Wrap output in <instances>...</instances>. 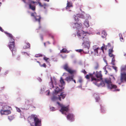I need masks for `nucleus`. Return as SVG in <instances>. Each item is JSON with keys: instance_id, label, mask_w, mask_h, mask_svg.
Segmentation results:
<instances>
[{"instance_id": "3", "label": "nucleus", "mask_w": 126, "mask_h": 126, "mask_svg": "<svg viewBox=\"0 0 126 126\" xmlns=\"http://www.w3.org/2000/svg\"><path fill=\"white\" fill-rule=\"evenodd\" d=\"M28 119L30 122L31 121H32L34 120L35 126H40L41 125V120L35 117L34 115H32L31 116L29 117L28 118Z\"/></svg>"}, {"instance_id": "40", "label": "nucleus", "mask_w": 126, "mask_h": 126, "mask_svg": "<svg viewBox=\"0 0 126 126\" xmlns=\"http://www.w3.org/2000/svg\"><path fill=\"white\" fill-rule=\"evenodd\" d=\"M40 66L41 67H43L45 68H46V65L45 63H44L42 65H41L40 64Z\"/></svg>"}, {"instance_id": "31", "label": "nucleus", "mask_w": 126, "mask_h": 126, "mask_svg": "<svg viewBox=\"0 0 126 126\" xmlns=\"http://www.w3.org/2000/svg\"><path fill=\"white\" fill-rule=\"evenodd\" d=\"M14 118V117L13 116H8V119L10 121L13 120Z\"/></svg>"}, {"instance_id": "20", "label": "nucleus", "mask_w": 126, "mask_h": 126, "mask_svg": "<svg viewBox=\"0 0 126 126\" xmlns=\"http://www.w3.org/2000/svg\"><path fill=\"white\" fill-rule=\"evenodd\" d=\"M41 18V17L40 16H36L34 17V18L35 19L36 21L38 22L39 23L40 22V19Z\"/></svg>"}, {"instance_id": "1", "label": "nucleus", "mask_w": 126, "mask_h": 126, "mask_svg": "<svg viewBox=\"0 0 126 126\" xmlns=\"http://www.w3.org/2000/svg\"><path fill=\"white\" fill-rule=\"evenodd\" d=\"M87 32H84L82 31L81 33L79 31H78L77 32V35L79 37L80 40L83 41L82 43V45H83L84 47L85 50L87 49L88 52V49L90 47L91 42L89 39V37L86 35Z\"/></svg>"}, {"instance_id": "32", "label": "nucleus", "mask_w": 126, "mask_h": 126, "mask_svg": "<svg viewBox=\"0 0 126 126\" xmlns=\"http://www.w3.org/2000/svg\"><path fill=\"white\" fill-rule=\"evenodd\" d=\"M31 16H34V18L36 16V13L35 12L31 13Z\"/></svg>"}, {"instance_id": "51", "label": "nucleus", "mask_w": 126, "mask_h": 126, "mask_svg": "<svg viewBox=\"0 0 126 126\" xmlns=\"http://www.w3.org/2000/svg\"><path fill=\"white\" fill-rule=\"evenodd\" d=\"M0 31L2 32H3L4 31V30L2 29V28L0 26Z\"/></svg>"}, {"instance_id": "64", "label": "nucleus", "mask_w": 126, "mask_h": 126, "mask_svg": "<svg viewBox=\"0 0 126 126\" xmlns=\"http://www.w3.org/2000/svg\"><path fill=\"white\" fill-rule=\"evenodd\" d=\"M1 4H2L1 2H0V6L1 5Z\"/></svg>"}, {"instance_id": "4", "label": "nucleus", "mask_w": 126, "mask_h": 126, "mask_svg": "<svg viewBox=\"0 0 126 126\" xmlns=\"http://www.w3.org/2000/svg\"><path fill=\"white\" fill-rule=\"evenodd\" d=\"M99 83V86H104L105 85V83H106L107 84V86L109 85L111 83V79L110 78H106L103 80H101Z\"/></svg>"}, {"instance_id": "39", "label": "nucleus", "mask_w": 126, "mask_h": 126, "mask_svg": "<svg viewBox=\"0 0 126 126\" xmlns=\"http://www.w3.org/2000/svg\"><path fill=\"white\" fill-rule=\"evenodd\" d=\"M78 81L80 83H82L83 81V80L81 78H79L78 80Z\"/></svg>"}, {"instance_id": "59", "label": "nucleus", "mask_w": 126, "mask_h": 126, "mask_svg": "<svg viewBox=\"0 0 126 126\" xmlns=\"http://www.w3.org/2000/svg\"><path fill=\"white\" fill-rule=\"evenodd\" d=\"M37 63H39V64L40 65V63L38 61H37Z\"/></svg>"}, {"instance_id": "49", "label": "nucleus", "mask_w": 126, "mask_h": 126, "mask_svg": "<svg viewBox=\"0 0 126 126\" xmlns=\"http://www.w3.org/2000/svg\"><path fill=\"white\" fill-rule=\"evenodd\" d=\"M82 72L84 74H86L87 72L85 70H83L82 71Z\"/></svg>"}, {"instance_id": "10", "label": "nucleus", "mask_w": 126, "mask_h": 126, "mask_svg": "<svg viewBox=\"0 0 126 126\" xmlns=\"http://www.w3.org/2000/svg\"><path fill=\"white\" fill-rule=\"evenodd\" d=\"M94 54L95 56H99L100 55L101 50L100 48L97 47L95 49H94Z\"/></svg>"}, {"instance_id": "54", "label": "nucleus", "mask_w": 126, "mask_h": 126, "mask_svg": "<svg viewBox=\"0 0 126 126\" xmlns=\"http://www.w3.org/2000/svg\"><path fill=\"white\" fill-rule=\"evenodd\" d=\"M105 62L106 63V66H107L108 65V63L107 62V61L106 60H104Z\"/></svg>"}, {"instance_id": "27", "label": "nucleus", "mask_w": 126, "mask_h": 126, "mask_svg": "<svg viewBox=\"0 0 126 126\" xmlns=\"http://www.w3.org/2000/svg\"><path fill=\"white\" fill-rule=\"evenodd\" d=\"M113 46L111 47V48L109 49V53H112L113 52Z\"/></svg>"}, {"instance_id": "45", "label": "nucleus", "mask_w": 126, "mask_h": 126, "mask_svg": "<svg viewBox=\"0 0 126 126\" xmlns=\"http://www.w3.org/2000/svg\"><path fill=\"white\" fill-rule=\"evenodd\" d=\"M75 20L76 21H79L78 18L77 16H75Z\"/></svg>"}, {"instance_id": "43", "label": "nucleus", "mask_w": 126, "mask_h": 126, "mask_svg": "<svg viewBox=\"0 0 126 126\" xmlns=\"http://www.w3.org/2000/svg\"><path fill=\"white\" fill-rule=\"evenodd\" d=\"M105 47H106L105 46L102 47H101V49H100L101 51L102 50V51L103 52H104V49Z\"/></svg>"}, {"instance_id": "52", "label": "nucleus", "mask_w": 126, "mask_h": 126, "mask_svg": "<svg viewBox=\"0 0 126 126\" xmlns=\"http://www.w3.org/2000/svg\"><path fill=\"white\" fill-rule=\"evenodd\" d=\"M114 57H113V58H112V62H114L115 61V60L114 59Z\"/></svg>"}, {"instance_id": "30", "label": "nucleus", "mask_w": 126, "mask_h": 126, "mask_svg": "<svg viewBox=\"0 0 126 126\" xmlns=\"http://www.w3.org/2000/svg\"><path fill=\"white\" fill-rule=\"evenodd\" d=\"M58 99V98L57 96L54 95L52 97L51 100L53 101H54L57 99Z\"/></svg>"}, {"instance_id": "16", "label": "nucleus", "mask_w": 126, "mask_h": 126, "mask_svg": "<svg viewBox=\"0 0 126 126\" xmlns=\"http://www.w3.org/2000/svg\"><path fill=\"white\" fill-rule=\"evenodd\" d=\"M56 88L54 90V94H57L58 93L62 91V89H60L58 87H56Z\"/></svg>"}, {"instance_id": "63", "label": "nucleus", "mask_w": 126, "mask_h": 126, "mask_svg": "<svg viewBox=\"0 0 126 126\" xmlns=\"http://www.w3.org/2000/svg\"><path fill=\"white\" fill-rule=\"evenodd\" d=\"M44 44L45 46H46V43H44Z\"/></svg>"}, {"instance_id": "50", "label": "nucleus", "mask_w": 126, "mask_h": 126, "mask_svg": "<svg viewBox=\"0 0 126 126\" xmlns=\"http://www.w3.org/2000/svg\"><path fill=\"white\" fill-rule=\"evenodd\" d=\"M50 109L52 111H54L55 110V108L54 107H52Z\"/></svg>"}, {"instance_id": "14", "label": "nucleus", "mask_w": 126, "mask_h": 126, "mask_svg": "<svg viewBox=\"0 0 126 126\" xmlns=\"http://www.w3.org/2000/svg\"><path fill=\"white\" fill-rule=\"evenodd\" d=\"M120 80L121 82H123V80L126 81V73H123L121 74Z\"/></svg>"}, {"instance_id": "24", "label": "nucleus", "mask_w": 126, "mask_h": 126, "mask_svg": "<svg viewBox=\"0 0 126 126\" xmlns=\"http://www.w3.org/2000/svg\"><path fill=\"white\" fill-rule=\"evenodd\" d=\"M4 33L6 34V35L8 37H9V38H12V37L13 36L11 34L8 33L7 32H4Z\"/></svg>"}, {"instance_id": "22", "label": "nucleus", "mask_w": 126, "mask_h": 126, "mask_svg": "<svg viewBox=\"0 0 126 126\" xmlns=\"http://www.w3.org/2000/svg\"><path fill=\"white\" fill-rule=\"evenodd\" d=\"M84 24L85 26L87 27H89V21L88 20H85L84 22Z\"/></svg>"}, {"instance_id": "26", "label": "nucleus", "mask_w": 126, "mask_h": 126, "mask_svg": "<svg viewBox=\"0 0 126 126\" xmlns=\"http://www.w3.org/2000/svg\"><path fill=\"white\" fill-rule=\"evenodd\" d=\"M60 82L62 85H65V82L62 77L61 78L60 80Z\"/></svg>"}, {"instance_id": "9", "label": "nucleus", "mask_w": 126, "mask_h": 126, "mask_svg": "<svg viewBox=\"0 0 126 126\" xmlns=\"http://www.w3.org/2000/svg\"><path fill=\"white\" fill-rule=\"evenodd\" d=\"M61 109L60 111L61 112L62 114H64V112L65 111L66 112L68 110V106L65 107L64 105H63L62 106H61Z\"/></svg>"}, {"instance_id": "34", "label": "nucleus", "mask_w": 126, "mask_h": 126, "mask_svg": "<svg viewBox=\"0 0 126 126\" xmlns=\"http://www.w3.org/2000/svg\"><path fill=\"white\" fill-rule=\"evenodd\" d=\"M38 3L39 4V5L41 7H43L44 6H46L47 5V4H44L43 5H42L41 3L39 1L38 2Z\"/></svg>"}, {"instance_id": "58", "label": "nucleus", "mask_w": 126, "mask_h": 126, "mask_svg": "<svg viewBox=\"0 0 126 126\" xmlns=\"http://www.w3.org/2000/svg\"><path fill=\"white\" fill-rule=\"evenodd\" d=\"M120 89H117L115 90V91H120Z\"/></svg>"}, {"instance_id": "35", "label": "nucleus", "mask_w": 126, "mask_h": 126, "mask_svg": "<svg viewBox=\"0 0 126 126\" xmlns=\"http://www.w3.org/2000/svg\"><path fill=\"white\" fill-rule=\"evenodd\" d=\"M43 55L42 54H36L35 55V56L36 57H42Z\"/></svg>"}, {"instance_id": "46", "label": "nucleus", "mask_w": 126, "mask_h": 126, "mask_svg": "<svg viewBox=\"0 0 126 126\" xmlns=\"http://www.w3.org/2000/svg\"><path fill=\"white\" fill-rule=\"evenodd\" d=\"M112 67L114 69L115 71L116 72L117 71V67L116 66H112Z\"/></svg>"}, {"instance_id": "15", "label": "nucleus", "mask_w": 126, "mask_h": 126, "mask_svg": "<svg viewBox=\"0 0 126 126\" xmlns=\"http://www.w3.org/2000/svg\"><path fill=\"white\" fill-rule=\"evenodd\" d=\"M74 76H69L67 77L65 79L68 82H69L73 80V79Z\"/></svg>"}, {"instance_id": "2", "label": "nucleus", "mask_w": 126, "mask_h": 126, "mask_svg": "<svg viewBox=\"0 0 126 126\" xmlns=\"http://www.w3.org/2000/svg\"><path fill=\"white\" fill-rule=\"evenodd\" d=\"M94 74L96 78H95V82L94 83V84L98 86H99V83L102 79L101 72L96 71Z\"/></svg>"}, {"instance_id": "25", "label": "nucleus", "mask_w": 126, "mask_h": 126, "mask_svg": "<svg viewBox=\"0 0 126 126\" xmlns=\"http://www.w3.org/2000/svg\"><path fill=\"white\" fill-rule=\"evenodd\" d=\"M51 81L49 83V85L50 87L53 88L54 87V86L51 78Z\"/></svg>"}, {"instance_id": "44", "label": "nucleus", "mask_w": 126, "mask_h": 126, "mask_svg": "<svg viewBox=\"0 0 126 126\" xmlns=\"http://www.w3.org/2000/svg\"><path fill=\"white\" fill-rule=\"evenodd\" d=\"M106 46V47H108L109 48L111 46V45L110 43H109L108 44V45H107Z\"/></svg>"}, {"instance_id": "21", "label": "nucleus", "mask_w": 126, "mask_h": 126, "mask_svg": "<svg viewBox=\"0 0 126 126\" xmlns=\"http://www.w3.org/2000/svg\"><path fill=\"white\" fill-rule=\"evenodd\" d=\"M107 35V33L105 31H103L101 34V37L104 38H105Z\"/></svg>"}, {"instance_id": "53", "label": "nucleus", "mask_w": 126, "mask_h": 126, "mask_svg": "<svg viewBox=\"0 0 126 126\" xmlns=\"http://www.w3.org/2000/svg\"><path fill=\"white\" fill-rule=\"evenodd\" d=\"M57 103L58 104V105L60 106L61 107V106H62L63 105L62 104H60L59 102H57Z\"/></svg>"}, {"instance_id": "19", "label": "nucleus", "mask_w": 126, "mask_h": 126, "mask_svg": "<svg viewBox=\"0 0 126 126\" xmlns=\"http://www.w3.org/2000/svg\"><path fill=\"white\" fill-rule=\"evenodd\" d=\"M117 86L115 85H113L111 83L108 85V87L110 89H116L117 88Z\"/></svg>"}, {"instance_id": "17", "label": "nucleus", "mask_w": 126, "mask_h": 126, "mask_svg": "<svg viewBox=\"0 0 126 126\" xmlns=\"http://www.w3.org/2000/svg\"><path fill=\"white\" fill-rule=\"evenodd\" d=\"M73 6L72 3L71 2H69L68 1H67V6L66 7V9H69L70 7H72Z\"/></svg>"}, {"instance_id": "11", "label": "nucleus", "mask_w": 126, "mask_h": 126, "mask_svg": "<svg viewBox=\"0 0 126 126\" xmlns=\"http://www.w3.org/2000/svg\"><path fill=\"white\" fill-rule=\"evenodd\" d=\"M67 119L71 121H73L74 120V116L73 114L68 113L67 116Z\"/></svg>"}, {"instance_id": "55", "label": "nucleus", "mask_w": 126, "mask_h": 126, "mask_svg": "<svg viewBox=\"0 0 126 126\" xmlns=\"http://www.w3.org/2000/svg\"><path fill=\"white\" fill-rule=\"evenodd\" d=\"M107 66H106V65L105 66V67H104L103 68V69H104V71H105V70H106V67Z\"/></svg>"}, {"instance_id": "38", "label": "nucleus", "mask_w": 126, "mask_h": 126, "mask_svg": "<svg viewBox=\"0 0 126 126\" xmlns=\"http://www.w3.org/2000/svg\"><path fill=\"white\" fill-rule=\"evenodd\" d=\"M109 56L110 57H114V55L112 53H109Z\"/></svg>"}, {"instance_id": "60", "label": "nucleus", "mask_w": 126, "mask_h": 126, "mask_svg": "<svg viewBox=\"0 0 126 126\" xmlns=\"http://www.w3.org/2000/svg\"><path fill=\"white\" fill-rule=\"evenodd\" d=\"M54 84V85H56L57 84L56 83V82H55Z\"/></svg>"}, {"instance_id": "29", "label": "nucleus", "mask_w": 126, "mask_h": 126, "mask_svg": "<svg viewBox=\"0 0 126 126\" xmlns=\"http://www.w3.org/2000/svg\"><path fill=\"white\" fill-rule=\"evenodd\" d=\"M67 51V50L66 48H63L62 50H60V53H65Z\"/></svg>"}, {"instance_id": "56", "label": "nucleus", "mask_w": 126, "mask_h": 126, "mask_svg": "<svg viewBox=\"0 0 126 126\" xmlns=\"http://www.w3.org/2000/svg\"><path fill=\"white\" fill-rule=\"evenodd\" d=\"M104 71L105 72V74H107V73H108V71L107 70H105V71Z\"/></svg>"}, {"instance_id": "37", "label": "nucleus", "mask_w": 126, "mask_h": 126, "mask_svg": "<svg viewBox=\"0 0 126 126\" xmlns=\"http://www.w3.org/2000/svg\"><path fill=\"white\" fill-rule=\"evenodd\" d=\"M43 59L45 60L47 62L49 63V62L48 61V60L49 59L48 58H47L46 57H45L43 58Z\"/></svg>"}, {"instance_id": "6", "label": "nucleus", "mask_w": 126, "mask_h": 126, "mask_svg": "<svg viewBox=\"0 0 126 126\" xmlns=\"http://www.w3.org/2000/svg\"><path fill=\"white\" fill-rule=\"evenodd\" d=\"M63 67V69L71 75L72 74L75 72V70H72L69 67L67 63H66L64 64Z\"/></svg>"}, {"instance_id": "48", "label": "nucleus", "mask_w": 126, "mask_h": 126, "mask_svg": "<svg viewBox=\"0 0 126 126\" xmlns=\"http://www.w3.org/2000/svg\"><path fill=\"white\" fill-rule=\"evenodd\" d=\"M16 110H17V111L18 112H21V110L19 108H16Z\"/></svg>"}, {"instance_id": "18", "label": "nucleus", "mask_w": 126, "mask_h": 126, "mask_svg": "<svg viewBox=\"0 0 126 126\" xmlns=\"http://www.w3.org/2000/svg\"><path fill=\"white\" fill-rule=\"evenodd\" d=\"M66 94H64L63 93H62L60 95L58 98V99L60 101H61V98L63 99H64L65 97Z\"/></svg>"}, {"instance_id": "13", "label": "nucleus", "mask_w": 126, "mask_h": 126, "mask_svg": "<svg viewBox=\"0 0 126 126\" xmlns=\"http://www.w3.org/2000/svg\"><path fill=\"white\" fill-rule=\"evenodd\" d=\"M11 112L9 110H1L0 111V113L2 114L7 115L10 114Z\"/></svg>"}, {"instance_id": "62", "label": "nucleus", "mask_w": 126, "mask_h": 126, "mask_svg": "<svg viewBox=\"0 0 126 126\" xmlns=\"http://www.w3.org/2000/svg\"><path fill=\"white\" fill-rule=\"evenodd\" d=\"M46 1H47V2H49V0H45Z\"/></svg>"}, {"instance_id": "42", "label": "nucleus", "mask_w": 126, "mask_h": 126, "mask_svg": "<svg viewBox=\"0 0 126 126\" xmlns=\"http://www.w3.org/2000/svg\"><path fill=\"white\" fill-rule=\"evenodd\" d=\"M77 51L79 52H80L82 51H83V52H84V51H83V49H77L76 50Z\"/></svg>"}, {"instance_id": "28", "label": "nucleus", "mask_w": 126, "mask_h": 126, "mask_svg": "<svg viewBox=\"0 0 126 126\" xmlns=\"http://www.w3.org/2000/svg\"><path fill=\"white\" fill-rule=\"evenodd\" d=\"M25 48H29L30 47V44L29 43H26L25 44Z\"/></svg>"}, {"instance_id": "8", "label": "nucleus", "mask_w": 126, "mask_h": 126, "mask_svg": "<svg viewBox=\"0 0 126 126\" xmlns=\"http://www.w3.org/2000/svg\"><path fill=\"white\" fill-rule=\"evenodd\" d=\"M37 2L32 1L29 4V8L32 10L35 11V5L34 4Z\"/></svg>"}, {"instance_id": "33", "label": "nucleus", "mask_w": 126, "mask_h": 126, "mask_svg": "<svg viewBox=\"0 0 126 126\" xmlns=\"http://www.w3.org/2000/svg\"><path fill=\"white\" fill-rule=\"evenodd\" d=\"M15 42V40L14 39V37L13 36L12 37V38H11L9 39V42Z\"/></svg>"}, {"instance_id": "12", "label": "nucleus", "mask_w": 126, "mask_h": 126, "mask_svg": "<svg viewBox=\"0 0 126 126\" xmlns=\"http://www.w3.org/2000/svg\"><path fill=\"white\" fill-rule=\"evenodd\" d=\"M72 25L74 26L73 27L74 28L79 29L81 27L82 24L81 23L79 24L78 23H73Z\"/></svg>"}, {"instance_id": "61", "label": "nucleus", "mask_w": 126, "mask_h": 126, "mask_svg": "<svg viewBox=\"0 0 126 126\" xmlns=\"http://www.w3.org/2000/svg\"><path fill=\"white\" fill-rule=\"evenodd\" d=\"M113 62V63H112V64L113 65H115L114 63V62Z\"/></svg>"}, {"instance_id": "5", "label": "nucleus", "mask_w": 126, "mask_h": 126, "mask_svg": "<svg viewBox=\"0 0 126 126\" xmlns=\"http://www.w3.org/2000/svg\"><path fill=\"white\" fill-rule=\"evenodd\" d=\"M15 43L14 41L9 42L8 46L10 49L12 51V54L15 53L16 51V49L15 46Z\"/></svg>"}, {"instance_id": "36", "label": "nucleus", "mask_w": 126, "mask_h": 126, "mask_svg": "<svg viewBox=\"0 0 126 126\" xmlns=\"http://www.w3.org/2000/svg\"><path fill=\"white\" fill-rule=\"evenodd\" d=\"M119 35L120 36V39L121 41H123V37L122 36V35L120 33L119 34Z\"/></svg>"}, {"instance_id": "47", "label": "nucleus", "mask_w": 126, "mask_h": 126, "mask_svg": "<svg viewBox=\"0 0 126 126\" xmlns=\"http://www.w3.org/2000/svg\"><path fill=\"white\" fill-rule=\"evenodd\" d=\"M61 56L63 59L65 58L66 57V56L65 55L64 56H63L62 55H61Z\"/></svg>"}, {"instance_id": "7", "label": "nucleus", "mask_w": 126, "mask_h": 126, "mask_svg": "<svg viewBox=\"0 0 126 126\" xmlns=\"http://www.w3.org/2000/svg\"><path fill=\"white\" fill-rule=\"evenodd\" d=\"M94 72L93 74L90 73L89 75H87L85 77V78L87 79H89L90 78V77L91 81L94 84V83L95 82V78L94 76Z\"/></svg>"}, {"instance_id": "41", "label": "nucleus", "mask_w": 126, "mask_h": 126, "mask_svg": "<svg viewBox=\"0 0 126 126\" xmlns=\"http://www.w3.org/2000/svg\"><path fill=\"white\" fill-rule=\"evenodd\" d=\"M95 99L96 101L97 102H98L100 99L99 97V96L96 97Z\"/></svg>"}, {"instance_id": "23", "label": "nucleus", "mask_w": 126, "mask_h": 126, "mask_svg": "<svg viewBox=\"0 0 126 126\" xmlns=\"http://www.w3.org/2000/svg\"><path fill=\"white\" fill-rule=\"evenodd\" d=\"M99 67L98 63H95L94 67V69L95 70L97 69Z\"/></svg>"}, {"instance_id": "57", "label": "nucleus", "mask_w": 126, "mask_h": 126, "mask_svg": "<svg viewBox=\"0 0 126 126\" xmlns=\"http://www.w3.org/2000/svg\"><path fill=\"white\" fill-rule=\"evenodd\" d=\"M72 81H73L75 83H76V80H75L74 79H73V80H72Z\"/></svg>"}]
</instances>
